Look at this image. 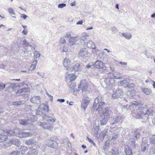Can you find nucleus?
I'll list each match as a JSON object with an SVG mask.
<instances>
[{"label": "nucleus", "mask_w": 155, "mask_h": 155, "mask_svg": "<svg viewBox=\"0 0 155 155\" xmlns=\"http://www.w3.org/2000/svg\"><path fill=\"white\" fill-rule=\"evenodd\" d=\"M105 102H101L99 103L96 104V107H95L93 105V108L94 110H98L99 112L102 111L100 113V117L101 119L100 121L101 125L105 124L110 118V111L109 110L110 108L108 107H106L104 109Z\"/></svg>", "instance_id": "f257e3e1"}, {"label": "nucleus", "mask_w": 155, "mask_h": 155, "mask_svg": "<svg viewBox=\"0 0 155 155\" xmlns=\"http://www.w3.org/2000/svg\"><path fill=\"white\" fill-rule=\"evenodd\" d=\"M42 117L43 121H46L47 122H40L38 123L39 125L41 126L44 129L50 130H52L53 128V124L55 122L56 119L46 116L45 115L43 116Z\"/></svg>", "instance_id": "f03ea898"}, {"label": "nucleus", "mask_w": 155, "mask_h": 155, "mask_svg": "<svg viewBox=\"0 0 155 155\" xmlns=\"http://www.w3.org/2000/svg\"><path fill=\"white\" fill-rule=\"evenodd\" d=\"M80 88L83 95L87 94L89 93V92L87 91L88 84L85 80H83L81 81L80 83L78 86L77 91H79L80 90Z\"/></svg>", "instance_id": "7ed1b4c3"}, {"label": "nucleus", "mask_w": 155, "mask_h": 155, "mask_svg": "<svg viewBox=\"0 0 155 155\" xmlns=\"http://www.w3.org/2000/svg\"><path fill=\"white\" fill-rule=\"evenodd\" d=\"M113 93L112 96V98H117L121 97L123 94L122 91L118 88L116 90L114 89L113 90Z\"/></svg>", "instance_id": "20e7f679"}, {"label": "nucleus", "mask_w": 155, "mask_h": 155, "mask_svg": "<svg viewBox=\"0 0 155 155\" xmlns=\"http://www.w3.org/2000/svg\"><path fill=\"white\" fill-rule=\"evenodd\" d=\"M91 98L88 96H87L86 94L84 95L83 99L81 106V107L83 108L84 110L86 108Z\"/></svg>", "instance_id": "39448f33"}, {"label": "nucleus", "mask_w": 155, "mask_h": 155, "mask_svg": "<svg viewBox=\"0 0 155 155\" xmlns=\"http://www.w3.org/2000/svg\"><path fill=\"white\" fill-rule=\"evenodd\" d=\"M15 132L16 133V136L20 138L27 137L31 135V134L29 132H21L18 128H16L15 130Z\"/></svg>", "instance_id": "423d86ee"}, {"label": "nucleus", "mask_w": 155, "mask_h": 155, "mask_svg": "<svg viewBox=\"0 0 155 155\" xmlns=\"http://www.w3.org/2000/svg\"><path fill=\"white\" fill-rule=\"evenodd\" d=\"M110 73L108 75V78L106 79L105 81L106 84L108 86L113 87L114 85L115 81L113 78L110 77Z\"/></svg>", "instance_id": "0eeeda50"}, {"label": "nucleus", "mask_w": 155, "mask_h": 155, "mask_svg": "<svg viewBox=\"0 0 155 155\" xmlns=\"http://www.w3.org/2000/svg\"><path fill=\"white\" fill-rule=\"evenodd\" d=\"M80 64L76 62H74L72 66L70 68L69 71H78L81 69Z\"/></svg>", "instance_id": "6e6552de"}, {"label": "nucleus", "mask_w": 155, "mask_h": 155, "mask_svg": "<svg viewBox=\"0 0 155 155\" xmlns=\"http://www.w3.org/2000/svg\"><path fill=\"white\" fill-rule=\"evenodd\" d=\"M7 134L5 131L0 129V142H3L7 139Z\"/></svg>", "instance_id": "1a4fd4ad"}, {"label": "nucleus", "mask_w": 155, "mask_h": 155, "mask_svg": "<svg viewBox=\"0 0 155 155\" xmlns=\"http://www.w3.org/2000/svg\"><path fill=\"white\" fill-rule=\"evenodd\" d=\"M67 74L65 77L66 81L70 82L74 81L76 78L77 77L74 74H69L68 72L66 73Z\"/></svg>", "instance_id": "9d476101"}, {"label": "nucleus", "mask_w": 155, "mask_h": 155, "mask_svg": "<svg viewBox=\"0 0 155 155\" xmlns=\"http://www.w3.org/2000/svg\"><path fill=\"white\" fill-rule=\"evenodd\" d=\"M144 115L143 112L139 109L133 113L132 115L133 117L137 119H140L143 117Z\"/></svg>", "instance_id": "9b49d317"}, {"label": "nucleus", "mask_w": 155, "mask_h": 155, "mask_svg": "<svg viewBox=\"0 0 155 155\" xmlns=\"http://www.w3.org/2000/svg\"><path fill=\"white\" fill-rule=\"evenodd\" d=\"M141 107L140 103L138 101H134L131 103V104L130 106V108H134L135 110H137L139 109Z\"/></svg>", "instance_id": "f8f14e48"}, {"label": "nucleus", "mask_w": 155, "mask_h": 155, "mask_svg": "<svg viewBox=\"0 0 155 155\" xmlns=\"http://www.w3.org/2000/svg\"><path fill=\"white\" fill-rule=\"evenodd\" d=\"M94 65L96 68L98 69L103 68L105 66L104 64L102 61L100 60L96 61Z\"/></svg>", "instance_id": "ddd939ff"}, {"label": "nucleus", "mask_w": 155, "mask_h": 155, "mask_svg": "<svg viewBox=\"0 0 155 155\" xmlns=\"http://www.w3.org/2000/svg\"><path fill=\"white\" fill-rule=\"evenodd\" d=\"M49 142L47 144L49 147L52 148H55L58 145V143L53 140L52 138H50L48 139Z\"/></svg>", "instance_id": "4468645a"}, {"label": "nucleus", "mask_w": 155, "mask_h": 155, "mask_svg": "<svg viewBox=\"0 0 155 155\" xmlns=\"http://www.w3.org/2000/svg\"><path fill=\"white\" fill-rule=\"evenodd\" d=\"M88 36L85 33H83L79 39L78 43H84L87 40Z\"/></svg>", "instance_id": "2eb2a0df"}, {"label": "nucleus", "mask_w": 155, "mask_h": 155, "mask_svg": "<svg viewBox=\"0 0 155 155\" xmlns=\"http://www.w3.org/2000/svg\"><path fill=\"white\" fill-rule=\"evenodd\" d=\"M40 96H34L32 97L30 101L32 103L38 104L39 102H40Z\"/></svg>", "instance_id": "dca6fc26"}, {"label": "nucleus", "mask_w": 155, "mask_h": 155, "mask_svg": "<svg viewBox=\"0 0 155 155\" xmlns=\"http://www.w3.org/2000/svg\"><path fill=\"white\" fill-rule=\"evenodd\" d=\"M88 54V51L87 49L85 48L81 49L79 53L80 56L83 57Z\"/></svg>", "instance_id": "f3484780"}, {"label": "nucleus", "mask_w": 155, "mask_h": 155, "mask_svg": "<svg viewBox=\"0 0 155 155\" xmlns=\"http://www.w3.org/2000/svg\"><path fill=\"white\" fill-rule=\"evenodd\" d=\"M70 61L69 59L66 58L64 60L63 65L67 70H69L70 68Z\"/></svg>", "instance_id": "a211bd4d"}, {"label": "nucleus", "mask_w": 155, "mask_h": 155, "mask_svg": "<svg viewBox=\"0 0 155 155\" xmlns=\"http://www.w3.org/2000/svg\"><path fill=\"white\" fill-rule=\"evenodd\" d=\"M38 108L43 110L45 112H48V106L45 104H41Z\"/></svg>", "instance_id": "6ab92c4d"}, {"label": "nucleus", "mask_w": 155, "mask_h": 155, "mask_svg": "<svg viewBox=\"0 0 155 155\" xmlns=\"http://www.w3.org/2000/svg\"><path fill=\"white\" fill-rule=\"evenodd\" d=\"M79 41V39H78L77 37H71L69 40V43L71 45H73L76 43L79 44L78 43Z\"/></svg>", "instance_id": "aec40b11"}, {"label": "nucleus", "mask_w": 155, "mask_h": 155, "mask_svg": "<svg viewBox=\"0 0 155 155\" xmlns=\"http://www.w3.org/2000/svg\"><path fill=\"white\" fill-rule=\"evenodd\" d=\"M19 121L20 124L23 125H28L31 123V121L28 120H21Z\"/></svg>", "instance_id": "412c9836"}, {"label": "nucleus", "mask_w": 155, "mask_h": 155, "mask_svg": "<svg viewBox=\"0 0 155 155\" xmlns=\"http://www.w3.org/2000/svg\"><path fill=\"white\" fill-rule=\"evenodd\" d=\"M121 35L123 36L127 39H130L132 37L131 34L127 32L123 33Z\"/></svg>", "instance_id": "4be33fe9"}, {"label": "nucleus", "mask_w": 155, "mask_h": 155, "mask_svg": "<svg viewBox=\"0 0 155 155\" xmlns=\"http://www.w3.org/2000/svg\"><path fill=\"white\" fill-rule=\"evenodd\" d=\"M35 143V140L32 138L26 140L25 141V144L28 145H32Z\"/></svg>", "instance_id": "5701e85b"}, {"label": "nucleus", "mask_w": 155, "mask_h": 155, "mask_svg": "<svg viewBox=\"0 0 155 155\" xmlns=\"http://www.w3.org/2000/svg\"><path fill=\"white\" fill-rule=\"evenodd\" d=\"M102 100V97L101 96H98L95 99L93 105L95 107H96V104L99 103Z\"/></svg>", "instance_id": "b1692460"}, {"label": "nucleus", "mask_w": 155, "mask_h": 155, "mask_svg": "<svg viewBox=\"0 0 155 155\" xmlns=\"http://www.w3.org/2000/svg\"><path fill=\"white\" fill-rule=\"evenodd\" d=\"M125 152L127 155H133L132 149L129 147L125 148Z\"/></svg>", "instance_id": "393cba45"}, {"label": "nucleus", "mask_w": 155, "mask_h": 155, "mask_svg": "<svg viewBox=\"0 0 155 155\" xmlns=\"http://www.w3.org/2000/svg\"><path fill=\"white\" fill-rule=\"evenodd\" d=\"M16 129H15L14 131L11 130H8L6 131H5V132L7 133V135L8 136H14L15 134L16 135V133L15 132V130Z\"/></svg>", "instance_id": "a878e982"}, {"label": "nucleus", "mask_w": 155, "mask_h": 155, "mask_svg": "<svg viewBox=\"0 0 155 155\" xmlns=\"http://www.w3.org/2000/svg\"><path fill=\"white\" fill-rule=\"evenodd\" d=\"M38 153V151L37 149H33L31 151L27 153V155H36Z\"/></svg>", "instance_id": "bb28decb"}, {"label": "nucleus", "mask_w": 155, "mask_h": 155, "mask_svg": "<svg viewBox=\"0 0 155 155\" xmlns=\"http://www.w3.org/2000/svg\"><path fill=\"white\" fill-rule=\"evenodd\" d=\"M76 85L73 83H71L70 85V90H72L74 91V94H75V90H77V89L76 88Z\"/></svg>", "instance_id": "cd10ccee"}, {"label": "nucleus", "mask_w": 155, "mask_h": 155, "mask_svg": "<svg viewBox=\"0 0 155 155\" xmlns=\"http://www.w3.org/2000/svg\"><path fill=\"white\" fill-rule=\"evenodd\" d=\"M121 116H119L115 118V121L113 123V124H115L117 123H121L122 122L123 120Z\"/></svg>", "instance_id": "c85d7f7f"}, {"label": "nucleus", "mask_w": 155, "mask_h": 155, "mask_svg": "<svg viewBox=\"0 0 155 155\" xmlns=\"http://www.w3.org/2000/svg\"><path fill=\"white\" fill-rule=\"evenodd\" d=\"M110 77H111L113 78V79L114 78L117 79H121L122 78V77L120 76H116L111 73V72L110 73Z\"/></svg>", "instance_id": "c756f323"}, {"label": "nucleus", "mask_w": 155, "mask_h": 155, "mask_svg": "<svg viewBox=\"0 0 155 155\" xmlns=\"http://www.w3.org/2000/svg\"><path fill=\"white\" fill-rule=\"evenodd\" d=\"M8 10L9 14H11L12 16L13 17L16 18L15 16H13V15H15V12H14V10L13 8H8Z\"/></svg>", "instance_id": "7c9ffc66"}, {"label": "nucleus", "mask_w": 155, "mask_h": 155, "mask_svg": "<svg viewBox=\"0 0 155 155\" xmlns=\"http://www.w3.org/2000/svg\"><path fill=\"white\" fill-rule=\"evenodd\" d=\"M141 89L142 91L146 95H149L150 94L151 92L150 90L148 89L147 88H142Z\"/></svg>", "instance_id": "2f4dec72"}, {"label": "nucleus", "mask_w": 155, "mask_h": 155, "mask_svg": "<svg viewBox=\"0 0 155 155\" xmlns=\"http://www.w3.org/2000/svg\"><path fill=\"white\" fill-rule=\"evenodd\" d=\"M87 45L88 48H92L95 47L93 43L91 41H89L87 42Z\"/></svg>", "instance_id": "473e14b6"}, {"label": "nucleus", "mask_w": 155, "mask_h": 155, "mask_svg": "<svg viewBox=\"0 0 155 155\" xmlns=\"http://www.w3.org/2000/svg\"><path fill=\"white\" fill-rule=\"evenodd\" d=\"M27 90L26 88H20L16 92V93H24L26 92Z\"/></svg>", "instance_id": "72a5a7b5"}, {"label": "nucleus", "mask_w": 155, "mask_h": 155, "mask_svg": "<svg viewBox=\"0 0 155 155\" xmlns=\"http://www.w3.org/2000/svg\"><path fill=\"white\" fill-rule=\"evenodd\" d=\"M37 63V61L36 60L32 62L30 68L31 70H33L35 69L36 67Z\"/></svg>", "instance_id": "f704fd0d"}, {"label": "nucleus", "mask_w": 155, "mask_h": 155, "mask_svg": "<svg viewBox=\"0 0 155 155\" xmlns=\"http://www.w3.org/2000/svg\"><path fill=\"white\" fill-rule=\"evenodd\" d=\"M20 150L21 153L23 154L25 153V152L28 150V149L25 146H21L20 148Z\"/></svg>", "instance_id": "c9c22d12"}, {"label": "nucleus", "mask_w": 155, "mask_h": 155, "mask_svg": "<svg viewBox=\"0 0 155 155\" xmlns=\"http://www.w3.org/2000/svg\"><path fill=\"white\" fill-rule=\"evenodd\" d=\"M119 83L121 85L124 86L126 85V84H127L128 83V80L127 79H124L123 81H119Z\"/></svg>", "instance_id": "e433bc0d"}, {"label": "nucleus", "mask_w": 155, "mask_h": 155, "mask_svg": "<svg viewBox=\"0 0 155 155\" xmlns=\"http://www.w3.org/2000/svg\"><path fill=\"white\" fill-rule=\"evenodd\" d=\"M22 101H20L13 102L12 104L14 105H19L22 104Z\"/></svg>", "instance_id": "4c0bfd02"}, {"label": "nucleus", "mask_w": 155, "mask_h": 155, "mask_svg": "<svg viewBox=\"0 0 155 155\" xmlns=\"http://www.w3.org/2000/svg\"><path fill=\"white\" fill-rule=\"evenodd\" d=\"M34 58L35 59H36L39 58L40 56V54L38 52L35 51L34 53Z\"/></svg>", "instance_id": "58836bf2"}, {"label": "nucleus", "mask_w": 155, "mask_h": 155, "mask_svg": "<svg viewBox=\"0 0 155 155\" xmlns=\"http://www.w3.org/2000/svg\"><path fill=\"white\" fill-rule=\"evenodd\" d=\"M150 143L154 145L155 143V136H153L150 139Z\"/></svg>", "instance_id": "ea45409f"}, {"label": "nucleus", "mask_w": 155, "mask_h": 155, "mask_svg": "<svg viewBox=\"0 0 155 155\" xmlns=\"http://www.w3.org/2000/svg\"><path fill=\"white\" fill-rule=\"evenodd\" d=\"M146 82L147 83H149V84H152V83L153 82V87L154 88H155V82L154 81H153L151 80H146Z\"/></svg>", "instance_id": "a19ab883"}, {"label": "nucleus", "mask_w": 155, "mask_h": 155, "mask_svg": "<svg viewBox=\"0 0 155 155\" xmlns=\"http://www.w3.org/2000/svg\"><path fill=\"white\" fill-rule=\"evenodd\" d=\"M64 38L63 37L61 38L60 41V44H62L63 45H64L65 44L66 41Z\"/></svg>", "instance_id": "79ce46f5"}, {"label": "nucleus", "mask_w": 155, "mask_h": 155, "mask_svg": "<svg viewBox=\"0 0 155 155\" xmlns=\"http://www.w3.org/2000/svg\"><path fill=\"white\" fill-rule=\"evenodd\" d=\"M117 136L118 134H117L115 133H114L112 135L111 140H113L116 139L117 137Z\"/></svg>", "instance_id": "37998d69"}, {"label": "nucleus", "mask_w": 155, "mask_h": 155, "mask_svg": "<svg viewBox=\"0 0 155 155\" xmlns=\"http://www.w3.org/2000/svg\"><path fill=\"white\" fill-rule=\"evenodd\" d=\"M5 85L2 82H0V90L3 89L5 87Z\"/></svg>", "instance_id": "c03bdc74"}, {"label": "nucleus", "mask_w": 155, "mask_h": 155, "mask_svg": "<svg viewBox=\"0 0 155 155\" xmlns=\"http://www.w3.org/2000/svg\"><path fill=\"white\" fill-rule=\"evenodd\" d=\"M43 112L41 110H37L36 112V114L37 115H41L42 114Z\"/></svg>", "instance_id": "a18cd8bd"}, {"label": "nucleus", "mask_w": 155, "mask_h": 155, "mask_svg": "<svg viewBox=\"0 0 155 155\" xmlns=\"http://www.w3.org/2000/svg\"><path fill=\"white\" fill-rule=\"evenodd\" d=\"M66 6V4L64 3H62L61 4H59L58 5V7L59 8H62Z\"/></svg>", "instance_id": "49530a36"}, {"label": "nucleus", "mask_w": 155, "mask_h": 155, "mask_svg": "<svg viewBox=\"0 0 155 155\" xmlns=\"http://www.w3.org/2000/svg\"><path fill=\"white\" fill-rule=\"evenodd\" d=\"M134 86V85L133 84H129L127 85L126 87L129 88L130 89L133 88Z\"/></svg>", "instance_id": "de8ad7c7"}, {"label": "nucleus", "mask_w": 155, "mask_h": 155, "mask_svg": "<svg viewBox=\"0 0 155 155\" xmlns=\"http://www.w3.org/2000/svg\"><path fill=\"white\" fill-rule=\"evenodd\" d=\"M20 152L13 151L12 152L10 155H19Z\"/></svg>", "instance_id": "09e8293b"}, {"label": "nucleus", "mask_w": 155, "mask_h": 155, "mask_svg": "<svg viewBox=\"0 0 155 155\" xmlns=\"http://www.w3.org/2000/svg\"><path fill=\"white\" fill-rule=\"evenodd\" d=\"M22 44L24 46H27L29 45L28 43L27 42V41L25 39L23 40Z\"/></svg>", "instance_id": "8fccbe9b"}, {"label": "nucleus", "mask_w": 155, "mask_h": 155, "mask_svg": "<svg viewBox=\"0 0 155 155\" xmlns=\"http://www.w3.org/2000/svg\"><path fill=\"white\" fill-rule=\"evenodd\" d=\"M68 51V48L67 47L64 46L62 48V51L63 52H66Z\"/></svg>", "instance_id": "3c124183"}, {"label": "nucleus", "mask_w": 155, "mask_h": 155, "mask_svg": "<svg viewBox=\"0 0 155 155\" xmlns=\"http://www.w3.org/2000/svg\"><path fill=\"white\" fill-rule=\"evenodd\" d=\"M93 50H92V52L93 53H95V54H97V51H98V50L97 49H96L95 48V47L94 48H93Z\"/></svg>", "instance_id": "603ef678"}, {"label": "nucleus", "mask_w": 155, "mask_h": 155, "mask_svg": "<svg viewBox=\"0 0 155 155\" xmlns=\"http://www.w3.org/2000/svg\"><path fill=\"white\" fill-rule=\"evenodd\" d=\"M93 65V63H90L87 65H86V67L87 68H89L91 67Z\"/></svg>", "instance_id": "864d4df0"}, {"label": "nucleus", "mask_w": 155, "mask_h": 155, "mask_svg": "<svg viewBox=\"0 0 155 155\" xmlns=\"http://www.w3.org/2000/svg\"><path fill=\"white\" fill-rule=\"evenodd\" d=\"M21 18L24 19H25L27 18L28 17V16L25 14H22L21 15Z\"/></svg>", "instance_id": "5fc2aeb1"}, {"label": "nucleus", "mask_w": 155, "mask_h": 155, "mask_svg": "<svg viewBox=\"0 0 155 155\" xmlns=\"http://www.w3.org/2000/svg\"><path fill=\"white\" fill-rule=\"evenodd\" d=\"M105 135V133L101 132L100 135V136L102 137V138L104 139Z\"/></svg>", "instance_id": "6e6d98bb"}, {"label": "nucleus", "mask_w": 155, "mask_h": 155, "mask_svg": "<svg viewBox=\"0 0 155 155\" xmlns=\"http://www.w3.org/2000/svg\"><path fill=\"white\" fill-rule=\"evenodd\" d=\"M28 32V31L27 30L24 29L22 31V33L25 35H26Z\"/></svg>", "instance_id": "4d7b16f0"}, {"label": "nucleus", "mask_w": 155, "mask_h": 155, "mask_svg": "<svg viewBox=\"0 0 155 155\" xmlns=\"http://www.w3.org/2000/svg\"><path fill=\"white\" fill-rule=\"evenodd\" d=\"M87 140L91 143H92L94 145H95V143H94L93 141L91 139L89 138L88 137H87Z\"/></svg>", "instance_id": "13d9d810"}, {"label": "nucleus", "mask_w": 155, "mask_h": 155, "mask_svg": "<svg viewBox=\"0 0 155 155\" xmlns=\"http://www.w3.org/2000/svg\"><path fill=\"white\" fill-rule=\"evenodd\" d=\"M135 137L136 139L139 138L140 137V134L138 133H136L135 134Z\"/></svg>", "instance_id": "bf43d9fd"}, {"label": "nucleus", "mask_w": 155, "mask_h": 155, "mask_svg": "<svg viewBox=\"0 0 155 155\" xmlns=\"http://www.w3.org/2000/svg\"><path fill=\"white\" fill-rule=\"evenodd\" d=\"M151 114V111L149 110H147L146 111L145 114H144V115H149Z\"/></svg>", "instance_id": "052dcab7"}, {"label": "nucleus", "mask_w": 155, "mask_h": 155, "mask_svg": "<svg viewBox=\"0 0 155 155\" xmlns=\"http://www.w3.org/2000/svg\"><path fill=\"white\" fill-rule=\"evenodd\" d=\"M119 63L122 65H126L127 64V62H120Z\"/></svg>", "instance_id": "680f3d73"}, {"label": "nucleus", "mask_w": 155, "mask_h": 155, "mask_svg": "<svg viewBox=\"0 0 155 155\" xmlns=\"http://www.w3.org/2000/svg\"><path fill=\"white\" fill-rule=\"evenodd\" d=\"M71 36V35L70 34H66V35L64 36H63V37L64 38H69Z\"/></svg>", "instance_id": "e2e57ef3"}, {"label": "nucleus", "mask_w": 155, "mask_h": 155, "mask_svg": "<svg viewBox=\"0 0 155 155\" xmlns=\"http://www.w3.org/2000/svg\"><path fill=\"white\" fill-rule=\"evenodd\" d=\"M46 94L48 95L51 100H52L53 97L51 95L49 94L48 93H46Z\"/></svg>", "instance_id": "0e129e2a"}, {"label": "nucleus", "mask_w": 155, "mask_h": 155, "mask_svg": "<svg viewBox=\"0 0 155 155\" xmlns=\"http://www.w3.org/2000/svg\"><path fill=\"white\" fill-rule=\"evenodd\" d=\"M5 67V65L3 64H0V68L4 69Z\"/></svg>", "instance_id": "69168bd1"}, {"label": "nucleus", "mask_w": 155, "mask_h": 155, "mask_svg": "<svg viewBox=\"0 0 155 155\" xmlns=\"http://www.w3.org/2000/svg\"><path fill=\"white\" fill-rule=\"evenodd\" d=\"M67 147L68 148H70L71 147V144L69 142H68L67 144Z\"/></svg>", "instance_id": "338daca9"}, {"label": "nucleus", "mask_w": 155, "mask_h": 155, "mask_svg": "<svg viewBox=\"0 0 155 155\" xmlns=\"http://www.w3.org/2000/svg\"><path fill=\"white\" fill-rule=\"evenodd\" d=\"M58 101L60 102H63L65 100L64 99H58Z\"/></svg>", "instance_id": "774afa93"}]
</instances>
